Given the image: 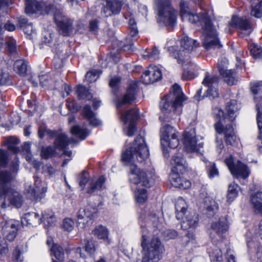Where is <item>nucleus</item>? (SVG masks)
Listing matches in <instances>:
<instances>
[{
	"instance_id": "1",
	"label": "nucleus",
	"mask_w": 262,
	"mask_h": 262,
	"mask_svg": "<svg viewBox=\"0 0 262 262\" xmlns=\"http://www.w3.org/2000/svg\"><path fill=\"white\" fill-rule=\"evenodd\" d=\"M148 156L149 151L144 139L140 135L136 137L133 146L122 152V161L129 166V180L131 183L136 185L140 184L146 187H150L154 184V172L141 169L135 164L136 160L142 162Z\"/></svg>"
},
{
	"instance_id": "2",
	"label": "nucleus",
	"mask_w": 262,
	"mask_h": 262,
	"mask_svg": "<svg viewBox=\"0 0 262 262\" xmlns=\"http://www.w3.org/2000/svg\"><path fill=\"white\" fill-rule=\"evenodd\" d=\"M180 6V13L183 19H186L191 23L198 21L203 26L204 34V47L207 50L220 48L222 45L219 41L218 34L208 15L206 13H199V15L191 13L187 4L184 1H181Z\"/></svg>"
},
{
	"instance_id": "3",
	"label": "nucleus",
	"mask_w": 262,
	"mask_h": 262,
	"mask_svg": "<svg viewBox=\"0 0 262 262\" xmlns=\"http://www.w3.org/2000/svg\"><path fill=\"white\" fill-rule=\"evenodd\" d=\"M186 99L180 86L177 84H174L171 93L164 97L160 102V107L163 114L159 117L161 121L163 123L169 122L172 119V115H169L171 110L176 111L182 105L183 102Z\"/></svg>"
},
{
	"instance_id": "4",
	"label": "nucleus",
	"mask_w": 262,
	"mask_h": 262,
	"mask_svg": "<svg viewBox=\"0 0 262 262\" xmlns=\"http://www.w3.org/2000/svg\"><path fill=\"white\" fill-rule=\"evenodd\" d=\"M144 232L141 242L143 255L142 262H157L162 258L165 251L164 245L157 237H152L146 243V236Z\"/></svg>"
},
{
	"instance_id": "5",
	"label": "nucleus",
	"mask_w": 262,
	"mask_h": 262,
	"mask_svg": "<svg viewBox=\"0 0 262 262\" xmlns=\"http://www.w3.org/2000/svg\"><path fill=\"white\" fill-rule=\"evenodd\" d=\"M158 17L157 21L166 26L172 27L176 24V12L171 6L170 0H155Z\"/></svg>"
},
{
	"instance_id": "6",
	"label": "nucleus",
	"mask_w": 262,
	"mask_h": 262,
	"mask_svg": "<svg viewBox=\"0 0 262 262\" xmlns=\"http://www.w3.org/2000/svg\"><path fill=\"white\" fill-rule=\"evenodd\" d=\"M161 143L165 157H168V151L164 146L168 145L171 148H176L179 144L178 133L172 126L169 125H163L161 129Z\"/></svg>"
},
{
	"instance_id": "7",
	"label": "nucleus",
	"mask_w": 262,
	"mask_h": 262,
	"mask_svg": "<svg viewBox=\"0 0 262 262\" xmlns=\"http://www.w3.org/2000/svg\"><path fill=\"white\" fill-rule=\"evenodd\" d=\"M198 45L196 40L187 36H183L181 40V49L174 53L178 62L183 66L189 63V53Z\"/></svg>"
},
{
	"instance_id": "8",
	"label": "nucleus",
	"mask_w": 262,
	"mask_h": 262,
	"mask_svg": "<svg viewBox=\"0 0 262 262\" xmlns=\"http://www.w3.org/2000/svg\"><path fill=\"white\" fill-rule=\"evenodd\" d=\"M55 22L57 25L58 31L63 36H70L74 33L75 30L73 25V20L64 15L61 11L54 7L52 10Z\"/></svg>"
},
{
	"instance_id": "9",
	"label": "nucleus",
	"mask_w": 262,
	"mask_h": 262,
	"mask_svg": "<svg viewBox=\"0 0 262 262\" xmlns=\"http://www.w3.org/2000/svg\"><path fill=\"white\" fill-rule=\"evenodd\" d=\"M229 228L227 220L225 218H221L219 221L212 223L209 230L210 238L215 244L221 242L225 237V234Z\"/></svg>"
},
{
	"instance_id": "10",
	"label": "nucleus",
	"mask_w": 262,
	"mask_h": 262,
	"mask_svg": "<svg viewBox=\"0 0 262 262\" xmlns=\"http://www.w3.org/2000/svg\"><path fill=\"white\" fill-rule=\"evenodd\" d=\"M9 0H0V49L4 45L3 33L5 30L13 31L15 30V25L9 20H6L5 16L8 13Z\"/></svg>"
},
{
	"instance_id": "11",
	"label": "nucleus",
	"mask_w": 262,
	"mask_h": 262,
	"mask_svg": "<svg viewBox=\"0 0 262 262\" xmlns=\"http://www.w3.org/2000/svg\"><path fill=\"white\" fill-rule=\"evenodd\" d=\"M25 11L32 14L39 12L41 14H51L54 10V6L48 3H40L36 0H26Z\"/></svg>"
},
{
	"instance_id": "12",
	"label": "nucleus",
	"mask_w": 262,
	"mask_h": 262,
	"mask_svg": "<svg viewBox=\"0 0 262 262\" xmlns=\"http://www.w3.org/2000/svg\"><path fill=\"white\" fill-rule=\"evenodd\" d=\"M219 82V77L206 73L202 83L207 88V90L202 98L208 97L210 98H215L219 96V93L216 87Z\"/></svg>"
},
{
	"instance_id": "13",
	"label": "nucleus",
	"mask_w": 262,
	"mask_h": 262,
	"mask_svg": "<svg viewBox=\"0 0 262 262\" xmlns=\"http://www.w3.org/2000/svg\"><path fill=\"white\" fill-rule=\"evenodd\" d=\"M3 198L5 199L1 205L3 208L10 205L19 208L23 205L24 200L21 195L13 188H11L3 193L1 199Z\"/></svg>"
},
{
	"instance_id": "14",
	"label": "nucleus",
	"mask_w": 262,
	"mask_h": 262,
	"mask_svg": "<svg viewBox=\"0 0 262 262\" xmlns=\"http://www.w3.org/2000/svg\"><path fill=\"white\" fill-rule=\"evenodd\" d=\"M225 163L231 173L237 178L246 179L249 174V170L246 165L238 161L236 165L233 164L232 156L225 160Z\"/></svg>"
},
{
	"instance_id": "15",
	"label": "nucleus",
	"mask_w": 262,
	"mask_h": 262,
	"mask_svg": "<svg viewBox=\"0 0 262 262\" xmlns=\"http://www.w3.org/2000/svg\"><path fill=\"white\" fill-rule=\"evenodd\" d=\"M95 209L86 206L81 208L77 212V226L80 228H84L91 223L93 219Z\"/></svg>"
},
{
	"instance_id": "16",
	"label": "nucleus",
	"mask_w": 262,
	"mask_h": 262,
	"mask_svg": "<svg viewBox=\"0 0 262 262\" xmlns=\"http://www.w3.org/2000/svg\"><path fill=\"white\" fill-rule=\"evenodd\" d=\"M229 25L238 29L239 35L242 37L249 35L252 31L251 25L246 18L233 16Z\"/></svg>"
},
{
	"instance_id": "17",
	"label": "nucleus",
	"mask_w": 262,
	"mask_h": 262,
	"mask_svg": "<svg viewBox=\"0 0 262 262\" xmlns=\"http://www.w3.org/2000/svg\"><path fill=\"white\" fill-rule=\"evenodd\" d=\"M184 144L188 152H198L202 147V144H197L195 129L194 128L186 130L184 134Z\"/></svg>"
},
{
	"instance_id": "18",
	"label": "nucleus",
	"mask_w": 262,
	"mask_h": 262,
	"mask_svg": "<svg viewBox=\"0 0 262 262\" xmlns=\"http://www.w3.org/2000/svg\"><path fill=\"white\" fill-rule=\"evenodd\" d=\"M138 118V113L136 109H132L121 114V119L124 124L129 123L126 127V134L132 136L136 130L135 122Z\"/></svg>"
},
{
	"instance_id": "19",
	"label": "nucleus",
	"mask_w": 262,
	"mask_h": 262,
	"mask_svg": "<svg viewBox=\"0 0 262 262\" xmlns=\"http://www.w3.org/2000/svg\"><path fill=\"white\" fill-rule=\"evenodd\" d=\"M228 60L226 58H221L217 63V68L220 74L225 78L227 83L229 85L236 83L237 80L234 77V71L232 70H228Z\"/></svg>"
},
{
	"instance_id": "20",
	"label": "nucleus",
	"mask_w": 262,
	"mask_h": 262,
	"mask_svg": "<svg viewBox=\"0 0 262 262\" xmlns=\"http://www.w3.org/2000/svg\"><path fill=\"white\" fill-rule=\"evenodd\" d=\"M26 190L30 194L31 199L38 200L44 196L47 191V187L45 184H42L41 180L39 178H36L34 186H26Z\"/></svg>"
},
{
	"instance_id": "21",
	"label": "nucleus",
	"mask_w": 262,
	"mask_h": 262,
	"mask_svg": "<svg viewBox=\"0 0 262 262\" xmlns=\"http://www.w3.org/2000/svg\"><path fill=\"white\" fill-rule=\"evenodd\" d=\"M106 5L102 8L101 11L104 17L120 13L123 4L122 0H106Z\"/></svg>"
},
{
	"instance_id": "22",
	"label": "nucleus",
	"mask_w": 262,
	"mask_h": 262,
	"mask_svg": "<svg viewBox=\"0 0 262 262\" xmlns=\"http://www.w3.org/2000/svg\"><path fill=\"white\" fill-rule=\"evenodd\" d=\"M161 78V71L156 66H149L142 76V81L145 84L153 83Z\"/></svg>"
},
{
	"instance_id": "23",
	"label": "nucleus",
	"mask_w": 262,
	"mask_h": 262,
	"mask_svg": "<svg viewBox=\"0 0 262 262\" xmlns=\"http://www.w3.org/2000/svg\"><path fill=\"white\" fill-rule=\"evenodd\" d=\"M137 88V83L133 82L129 84L126 94L124 95L122 98L118 99L116 105L118 108H120L124 105L130 103L135 99Z\"/></svg>"
},
{
	"instance_id": "24",
	"label": "nucleus",
	"mask_w": 262,
	"mask_h": 262,
	"mask_svg": "<svg viewBox=\"0 0 262 262\" xmlns=\"http://www.w3.org/2000/svg\"><path fill=\"white\" fill-rule=\"evenodd\" d=\"M53 138H55V147L60 150H63L70 144L77 143L74 138H69L64 133L59 131H56V134Z\"/></svg>"
},
{
	"instance_id": "25",
	"label": "nucleus",
	"mask_w": 262,
	"mask_h": 262,
	"mask_svg": "<svg viewBox=\"0 0 262 262\" xmlns=\"http://www.w3.org/2000/svg\"><path fill=\"white\" fill-rule=\"evenodd\" d=\"M13 176L8 171L0 170V200L3 193L12 188L10 184L13 180Z\"/></svg>"
},
{
	"instance_id": "26",
	"label": "nucleus",
	"mask_w": 262,
	"mask_h": 262,
	"mask_svg": "<svg viewBox=\"0 0 262 262\" xmlns=\"http://www.w3.org/2000/svg\"><path fill=\"white\" fill-rule=\"evenodd\" d=\"M179 171L172 172L169 176L170 181L174 187L187 189L190 187L191 183L183 179L180 174Z\"/></svg>"
},
{
	"instance_id": "27",
	"label": "nucleus",
	"mask_w": 262,
	"mask_h": 262,
	"mask_svg": "<svg viewBox=\"0 0 262 262\" xmlns=\"http://www.w3.org/2000/svg\"><path fill=\"white\" fill-rule=\"evenodd\" d=\"M171 172L179 171L181 173L185 171L187 167L185 160L182 158L180 154L173 157L171 160Z\"/></svg>"
},
{
	"instance_id": "28",
	"label": "nucleus",
	"mask_w": 262,
	"mask_h": 262,
	"mask_svg": "<svg viewBox=\"0 0 262 262\" xmlns=\"http://www.w3.org/2000/svg\"><path fill=\"white\" fill-rule=\"evenodd\" d=\"M181 220H183L181 227L184 229L195 228L198 225V215L195 212L188 213L185 216L183 215Z\"/></svg>"
},
{
	"instance_id": "29",
	"label": "nucleus",
	"mask_w": 262,
	"mask_h": 262,
	"mask_svg": "<svg viewBox=\"0 0 262 262\" xmlns=\"http://www.w3.org/2000/svg\"><path fill=\"white\" fill-rule=\"evenodd\" d=\"M213 114L217 120L215 124V128L217 132L221 133L223 131L224 124L226 123V120L228 118L225 117L223 111L219 107H215L213 109Z\"/></svg>"
},
{
	"instance_id": "30",
	"label": "nucleus",
	"mask_w": 262,
	"mask_h": 262,
	"mask_svg": "<svg viewBox=\"0 0 262 262\" xmlns=\"http://www.w3.org/2000/svg\"><path fill=\"white\" fill-rule=\"evenodd\" d=\"M42 223V218L36 212H29L24 214L21 219L23 225H32L36 226Z\"/></svg>"
},
{
	"instance_id": "31",
	"label": "nucleus",
	"mask_w": 262,
	"mask_h": 262,
	"mask_svg": "<svg viewBox=\"0 0 262 262\" xmlns=\"http://www.w3.org/2000/svg\"><path fill=\"white\" fill-rule=\"evenodd\" d=\"M140 220H145V222L148 226L151 225L157 228L160 227L162 220V219H160L154 211L149 212L147 216L143 213H142L140 216Z\"/></svg>"
},
{
	"instance_id": "32",
	"label": "nucleus",
	"mask_w": 262,
	"mask_h": 262,
	"mask_svg": "<svg viewBox=\"0 0 262 262\" xmlns=\"http://www.w3.org/2000/svg\"><path fill=\"white\" fill-rule=\"evenodd\" d=\"M204 207L206 213L210 216H213L218 210L216 202L209 196H206L204 199Z\"/></svg>"
},
{
	"instance_id": "33",
	"label": "nucleus",
	"mask_w": 262,
	"mask_h": 262,
	"mask_svg": "<svg viewBox=\"0 0 262 262\" xmlns=\"http://www.w3.org/2000/svg\"><path fill=\"white\" fill-rule=\"evenodd\" d=\"M223 132L225 134L227 144L233 145L236 142V137L235 135L232 125L227 124L226 127L223 128Z\"/></svg>"
},
{
	"instance_id": "34",
	"label": "nucleus",
	"mask_w": 262,
	"mask_h": 262,
	"mask_svg": "<svg viewBox=\"0 0 262 262\" xmlns=\"http://www.w3.org/2000/svg\"><path fill=\"white\" fill-rule=\"evenodd\" d=\"M251 201L254 211L262 214V191H257L251 195Z\"/></svg>"
},
{
	"instance_id": "35",
	"label": "nucleus",
	"mask_w": 262,
	"mask_h": 262,
	"mask_svg": "<svg viewBox=\"0 0 262 262\" xmlns=\"http://www.w3.org/2000/svg\"><path fill=\"white\" fill-rule=\"evenodd\" d=\"M83 113L84 116L88 119L90 124L93 126H98L101 124V122L98 120L89 105H86L83 108Z\"/></svg>"
},
{
	"instance_id": "36",
	"label": "nucleus",
	"mask_w": 262,
	"mask_h": 262,
	"mask_svg": "<svg viewBox=\"0 0 262 262\" xmlns=\"http://www.w3.org/2000/svg\"><path fill=\"white\" fill-rule=\"evenodd\" d=\"M92 234L98 239L106 241L108 238L109 231L105 226L100 225L95 228Z\"/></svg>"
},
{
	"instance_id": "37",
	"label": "nucleus",
	"mask_w": 262,
	"mask_h": 262,
	"mask_svg": "<svg viewBox=\"0 0 262 262\" xmlns=\"http://www.w3.org/2000/svg\"><path fill=\"white\" fill-rule=\"evenodd\" d=\"M175 206L176 217L178 220H180L181 219H183V216L185 214V212L187 208V205L183 198H179Z\"/></svg>"
},
{
	"instance_id": "38",
	"label": "nucleus",
	"mask_w": 262,
	"mask_h": 262,
	"mask_svg": "<svg viewBox=\"0 0 262 262\" xmlns=\"http://www.w3.org/2000/svg\"><path fill=\"white\" fill-rule=\"evenodd\" d=\"M238 109L236 100H232L229 102L227 103L226 111L228 121L229 122H232L235 120Z\"/></svg>"
},
{
	"instance_id": "39",
	"label": "nucleus",
	"mask_w": 262,
	"mask_h": 262,
	"mask_svg": "<svg viewBox=\"0 0 262 262\" xmlns=\"http://www.w3.org/2000/svg\"><path fill=\"white\" fill-rule=\"evenodd\" d=\"M208 253L212 260L221 262L222 260V252L220 248L215 245L208 249Z\"/></svg>"
},
{
	"instance_id": "40",
	"label": "nucleus",
	"mask_w": 262,
	"mask_h": 262,
	"mask_svg": "<svg viewBox=\"0 0 262 262\" xmlns=\"http://www.w3.org/2000/svg\"><path fill=\"white\" fill-rule=\"evenodd\" d=\"M251 90L255 101H260L262 99V81L251 84Z\"/></svg>"
},
{
	"instance_id": "41",
	"label": "nucleus",
	"mask_w": 262,
	"mask_h": 262,
	"mask_svg": "<svg viewBox=\"0 0 262 262\" xmlns=\"http://www.w3.org/2000/svg\"><path fill=\"white\" fill-rule=\"evenodd\" d=\"M52 254L59 261H63L64 253L63 248L57 244H53L50 249Z\"/></svg>"
},
{
	"instance_id": "42",
	"label": "nucleus",
	"mask_w": 262,
	"mask_h": 262,
	"mask_svg": "<svg viewBox=\"0 0 262 262\" xmlns=\"http://www.w3.org/2000/svg\"><path fill=\"white\" fill-rule=\"evenodd\" d=\"M41 218L42 223L47 227L52 226L56 221V217L51 211H45L42 213Z\"/></svg>"
},
{
	"instance_id": "43",
	"label": "nucleus",
	"mask_w": 262,
	"mask_h": 262,
	"mask_svg": "<svg viewBox=\"0 0 262 262\" xmlns=\"http://www.w3.org/2000/svg\"><path fill=\"white\" fill-rule=\"evenodd\" d=\"M251 14L257 18L262 16V1L256 0L252 3Z\"/></svg>"
},
{
	"instance_id": "44",
	"label": "nucleus",
	"mask_w": 262,
	"mask_h": 262,
	"mask_svg": "<svg viewBox=\"0 0 262 262\" xmlns=\"http://www.w3.org/2000/svg\"><path fill=\"white\" fill-rule=\"evenodd\" d=\"M76 94L79 99H87L89 100L92 98V95L89 90L82 85H79L77 86Z\"/></svg>"
},
{
	"instance_id": "45",
	"label": "nucleus",
	"mask_w": 262,
	"mask_h": 262,
	"mask_svg": "<svg viewBox=\"0 0 262 262\" xmlns=\"http://www.w3.org/2000/svg\"><path fill=\"white\" fill-rule=\"evenodd\" d=\"M19 222L14 220H10L5 223L2 227V230L4 233L12 232L15 228L18 229Z\"/></svg>"
},
{
	"instance_id": "46",
	"label": "nucleus",
	"mask_w": 262,
	"mask_h": 262,
	"mask_svg": "<svg viewBox=\"0 0 262 262\" xmlns=\"http://www.w3.org/2000/svg\"><path fill=\"white\" fill-rule=\"evenodd\" d=\"M104 182L105 179L103 176L99 177L96 181L91 183L90 186L88 188L87 192L89 193H92L97 190H100Z\"/></svg>"
},
{
	"instance_id": "47",
	"label": "nucleus",
	"mask_w": 262,
	"mask_h": 262,
	"mask_svg": "<svg viewBox=\"0 0 262 262\" xmlns=\"http://www.w3.org/2000/svg\"><path fill=\"white\" fill-rule=\"evenodd\" d=\"M14 69L20 75H25L27 71V62L24 60H17L14 63Z\"/></svg>"
},
{
	"instance_id": "48",
	"label": "nucleus",
	"mask_w": 262,
	"mask_h": 262,
	"mask_svg": "<svg viewBox=\"0 0 262 262\" xmlns=\"http://www.w3.org/2000/svg\"><path fill=\"white\" fill-rule=\"evenodd\" d=\"M196 68L194 64H191L188 68L185 69L182 74L183 79L188 80L194 78L196 76L195 72Z\"/></svg>"
},
{
	"instance_id": "49",
	"label": "nucleus",
	"mask_w": 262,
	"mask_h": 262,
	"mask_svg": "<svg viewBox=\"0 0 262 262\" xmlns=\"http://www.w3.org/2000/svg\"><path fill=\"white\" fill-rule=\"evenodd\" d=\"M11 82L7 67L2 68L0 67V85H8Z\"/></svg>"
},
{
	"instance_id": "50",
	"label": "nucleus",
	"mask_w": 262,
	"mask_h": 262,
	"mask_svg": "<svg viewBox=\"0 0 262 262\" xmlns=\"http://www.w3.org/2000/svg\"><path fill=\"white\" fill-rule=\"evenodd\" d=\"M40 84L42 87H46L47 88L54 89L55 84L53 83V80L50 77L49 75H42L39 76Z\"/></svg>"
},
{
	"instance_id": "51",
	"label": "nucleus",
	"mask_w": 262,
	"mask_h": 262,
	"mask_svg": "<svg viewBox=\"0 0 262 262\" xmlns=\"http://www.w3.org/2000/svg\"><path fill=\"white\" fill-rule=\"evenodd\" d=\"M71 133L79 137L81 140L84 139L89 135L86 129L80 128L78 125L74 126L71 129Z\"/></svg>"
},
{
	"instance_id": "52",
	"label": "nucleus",
	"mask_w": 262,
	"mask_h": 262,
	"mask_svg": "<svg viewBox=\"0 0 262 262\" xmlns=\"http://www.w3.org/2000/svg\"><path fill=\"white\" fill-rule=\"evenodd\" d=\"M135 199L138 203H144L147 200L146 190L144 189H138L135 192Z\"/></svg>"
},
{
	"instance_id": "53",
	"label": "nucleus",
	"mask_w": 262,
	"mask_h": 262,
	"mask_svg": "<svg viewBox=\"0 0 262 262\" xmlns=\"http://www.w3.org/2000/svg\"><path fill=\"white\" fill-rule=\"evenodd\" d=\"M237 185L233 183L230 184L228 186V190L227 193V200L228 201H233L237 196Z\"/></svg>"
},
{
	"instance_id": "54",
	"label": "nucleus",
	"mask_w": 262,
	"mask_h": 262,
	"mask_svg": "<svg viewBox=\"0 0 262 262\" xmlns=\"http://www.w3.org/2000/svg\"><path fill=\"white\" fill-rule=\"evenodd\" d=\"M19 140L15 137H9L6 141V145L8 149L16 153L18 151V149L16 147V145L18 144Z\"/></svg>"
},
{
	"instance_id": "55",
	"label": "nucleus",
	"mask_w": 262,
	"mask_h": 262,
	"mask_svg": "<svg viewBox=\"0 0 262 262\" xmlns=\"http://www.w3.org/2000/svg\"><path fill=\"white\" fill-rule=\"evenodd\" d=\"M55 154V147L49 146L46 147H42L41 151V156L42 158L47 159L53 157Z\"/></svg>"
},
{
	"instance_id": "56",
	"label": "nucleus",
	"mask_w": 262,
	"mask_h": 262,
	"mask_svg": "<svg viewBox=\"0 0 262 262\" xmlns=\"http://www.w3.org/2000/svg\"><path fill=\"white\" fill-rule=\"evenodd\" d=\"M250 52L253 58L260 59L262 57V49L257 45L253 44L250 45Z\"/></svg>"
},
{
	"instance_id": "57",
	"label": "nucleus",
	"mask_w": 262,
	"mask_h": 262,
	"mask_svg": "<svg viewBox=\"0 0 262 262\" xmlns=\"http://www.w3.org/2000/svg\"><path fill=\"white\" fill-rule=\"evenodd\" d=\"M100 74V72L99 71L93 70L87 72L85 75V79L90 83L95 82L98 78Z\"/></svg>"
},
{
	"instance_id": "58",
	"label": "nucleus",
	"mask_w": 262,
	"mask_h": 262,
	"mask_svg": "<svg viewBox=\"0 0 262 262\" xmlns=\"http://www.w3.org/2000/svg\"><path fill=\"white\" fill-rule=\"evenodd\" d=\"M56 83L55 84L54 89L60 91L63 88L64 92L66 93V96L70 94L71 89L69 85L63 83V81L61 80H59L58 82L56 81Z\"/></svg>"
},
{
	"instance_id": "59",
	"label": "nucleus",
	"mask_w": 262,
	"mask_h": 262,
	"mask_svg": "<svg viewBox=\"0 0 262 262\" xmlns=\"http://www.w3.org/2000/svg\"><path fill=\"white\" fill-rule=\"evenodd\" d=\"M38 134L40 138H43L46 135L48 136L50 138H53L56 134V131L40 127Z\"/></svg>"
},
{
	"instance_id": "60",
	"label": "nucleus",
	"mask_w": 262,
	"mask_h": 262,
	"mask_svg": "<svg viewBox=\"0 0 262 262\" xmlns=\"http://www.w3.org/2000/svg\"><path fill=\"white\" fill-rule=\"evenodd\" d=\"M6 43L8 51L10 54L14 53L16 52V42L13 38L11 37L8 38L6 41Z\"/></svg>"
},
{
	"instance_id": "61",
	"label": "nucleus",
	"mask_w": 262,
	"mask_h": 262,
	"mask_svg": "<svg viewBox=\"0 0 262 262\" xmlns=\"http://www.w3.org/2000/svg\"><path fill=\"white\" fill-rule=\"evenodd\" d=\"M129 28L130 29V34L132 37L135 36L138 33L135 20L133 18H130L128 21Z\"/></svg>"
},
{
	"instance_id": "62",
	"label": "nucleus",
	"mask_w": 262,
	"mask_h": 262,
	"mask_svg": "<svg viewBox=\"0 0 262 262\" xmlns=\"http://www.w3.org/2000/svg\"><path fill=\"white\" fill-rule=\"evenodd\" d=\"M257 111V125L259 130V135L258 138L262 141V112L260 111V108L258 105H256Z\"/></svg>"
},
{
	"instance_id": "63",
	"label": "nucleus",
	"mask_w": 262,
	"mask_h": 262,
	"mask_svg": "<svg viewBox=\"0 0 262 262\" xmlns=\"http://www.w3.org/2000/svg\"><path fill=\"white\" fill-rule=\"evenodd\" d=\"M89 179V174L86 171H83L79 176V184L83 189L86 185Z\"/></svg>"
},
{
	"instance_id": "64",
	"label": "nucleus",
	"mask_w": 262,
	"mask_h": 262,
	"mask_svg": "<svg viewBox=\"0 0 262 262\" xmlns=\"http://www.w3.org/2000/svg\"><path fill=\"white\" fill-rule=\"evenodd\" d=\"M208 176L210 178H213L219 175V171L216 168L215 164L209 163L207 165Z\"/></svg>"
}]
</instances>
